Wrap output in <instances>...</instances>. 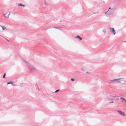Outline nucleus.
Returning <instances> with one entry per match:
<instances>
[{
  "instance_id": "1",
  "label": "nucleus",
  "mask_w": 126,
  "mask_h": 126,
  "mask_svg": "<svg viewBox=\"0 0 126 126\" xmlns=\"http://www.w3.org/2000/svg\"><path fill=\"white\" fill-rule=\"evenodd\" d=\"M114 82L118 83H120L122 84H124L125 82V79L123 78H120L111 80L110 81V82Z\"/></svg>"
},
{
  "instance_id": "2",
  "label": "nucleus",
  "mask_w": 126,
  "mask_h": 126,
  "mask_svg": "<svg viewBox=\"0 0 126 126\" xmlns=\"http://www.w3.org/2000/svg\"><path fill=\"white\" fill-rule=\"evenodd\" d=\"M23 61L25 63L28 67L30 70L34 72H35L37 70V69L33 67L32 65L29 64L28 62L25 60H23Z\"/></svg>"
},
{
  "instance_id": "3",
  "label": "nucleus",
  "mask_w": 126,
  "mask_h": 126,
  "mask_svg": "<svg viewBox=\"0 0 126 126\" xmlns=\"http://www.w3.org/2000/svg\"><path fill=\"white\" fill-rule=\"evenodd\" d=\"M112 10V9L110 8L108 11L107 12H105V13L106 15H111V14L110 13H109V12Z\"/></svg>"
},
{
  "instance_id": "4",
  "label": "nucleus",
  "mask_w": 126,
  "mask_h": 126,
  "mask_svg": "<svg viewBox=\"0 0 126 126\" xmlns=\"http://www.w3.org/2000/svg\"><path fill=\"white\" fill-rule=\"evenodd\" d=\"M116 97H117L116 95H115V96L110 95L109 97L108 100L110 101L113 100V98Z\"/></svg>"
},
{
  "instance_id": "5",
  "label": "nucleus",
  "mask_w": 126,
  "mask_h": 126,
  "mask_svg": "<svg viewBox=\"0 0 126 126\" xmlns=\"http://www.w3.org/2000/svg\"><path fill=\"white\" fill-rule=\"evenodd\" d=\"M117 111L119 113V114L123 116H125V113L123 112L120 110H117Z\"/></svg>"
},
{
  "instance_id": "6",
  "label": "nucleus",
  "mask_w": 126,
  "mask_h": 126,
  "mask_svg": "<svg viewBox=\"0 0 126 126\" xmlns=\"http://www.w3.org/2000/svg\"><path fill=\"white\" fill-rule=\"evenodd\" d=\"M110 29L111 30V32L113 33V34L115 35L116 33V32L114 29L113 28H110Z\"/></svg>"
},
{
  "instance_id": "7",
  "label": "nucleus",
  "mask_w": 126,
  "mask_h": 126,
  "mask_svg": "<svg viewBox=\"0 0 126 126\" xmlns=\"http://www.w3.org/2000/svg\"><path fill=\"white\" fill-rule=\"evenodd\" d=\"M76 38H78L79 41H80L82 39V38L79 35H78L77 36L75 37Z\"/></svg>"
},
{
  "instance_id": "8",
  "label": "nucleus",
  "mask_w": 126,
  "mask_h": 126,
  "mask_svg": "<svg viewBox=\"0 0 126 126\" xmlns=\"http://www.w3.org/2000/svg\"><path fill=\"white\" fill-rule=\"evenodd\" d=\"M10 13H9V14L7 15V16H6V15L7 14V13H6L4 15L5 16V17L6 18H8L9 17V16L10 14Z\"/></svg>"
},
{
  "instance_id": "9",
  "label": "nucleus",
  "mask_w": 126,
  "mask_h": 126,
  "mask_svg": "<svg viewBox=\"0 0 126 126\" xmlns=\"http://www.w3.org/2000/svg\"><path fill=\"white\" fill-rule=\"evenodd\" d=\"M54 28L59 30H62V29H61V28L60 27H54Z\"/></svg>"
},
{
  "instance_id": "10",
  "label": "nucleus",
  "mask_w": 126,
  "mask_h": 126,
  "mask_svg": "<svg viewBox=\"0 0 126 126\" xmlns=\"http://www.w3.org/2000/svg\"><path fill=\"white\" fill-rule=\"evenodd\" d=\"M120 99H122V102H125V101L126 100L124 98H123L122 97H120Z\"/></svg>"
},
{
  "instance_id": "11",
  "label": "nucleus",
  "mask_w": 126,
  "mask_h": 126,
  "mask_svg": "<svg viewBox=\"0 0 126 126\" xmlns=\"http://www.w3.org/2000/svg\"><path fill=\"white\" fill-rule=\"evenodd\" d=\"M0 26L1 27H2V29L3 30H4L6 29V28L4 27L3 26Z\"/></svg>"
},
{
  "instance_id": "12",
  "label": "nucleus",
  "mask_w": 126,
  "mask_h": 126,
  "mask_svg": "<svg viewBox=\"0 0 126 126\" xmlns=\"http://www.w3.org/2000/svg\"><path fill=\"white\" fill-rule=\"evenodd\" d=\"M18 5L19 6H25V5H23L22 4H18Z\"/></svg>"
},
{
  "instance_id": "13",
  "label": "nucleus",
  "mask_w": 126,
  "mask_h": 126,
  "mask_svg": "<svg viewBox=\"0 0 126 126\" xmlns=\"http://www.w3.org/2000/svg\"><path fill=\"white\" fill-rule=\"evenodd\" d=\"M59 90H60L59 89H58V90H57L55 92H54V93H56L57 92H58V91H59Z\"/></svg>"
},
{
  "instance_id": "14",
  "label": "nucleus",
  "mask_w": 126,
  "mask_h": 126,
  "mask_svg": "<svg viewBox=\"0 0 126 126\" xmlns=\"http://www.w3.org/2000/svg\"><path fill=\"white\" fill-rule=\"evenodd\" d=\"M5 75H6V73H5L4 74V75L3 76V78H5Z\"/></svg>"
},
{
  "instance_id": "15",
  "label": "nucleus",
  "mask_w": 126,
  "mask_h": 126,
  "mask_svg": "<svg viewBox=\"0 0 126 126\" xmlns=\"http://www.w3.org/2000/svg\"><path fill=\"white\" fill-rule=\"evenodd\" d=\"M13 84V82H8L7 83V84Z\"/></svg>"
},
{
  "instance_id": "16",
  "label": "nucleus",
  "mask_w": 126,
  "mask_h": 126,
  "mask_svg": "<svg viewBox=\"0 0 126 126\" xmlns=\"http://www.w3.org/2000/svg\"><path fill=\"white\" fill-rule=\"evenodd\" d=\"M106 32V30L105 29H104L103 31V32Z\"/></svg>"
},
{
  "instance_id": "17",
  "label": "nucleus",
  "mask_w": 126,
  "mask_h": 126,
  "mask_svg": "<svg viewBox=\"0 0 126 126\" xmlns=\"http://www.w3.org/2000/svg\"><path fill=\"white\" fill-rule=\"evenodd\" d=\"M71 80L72 81L74 80V79L72 78L71 79Z\"/></svg>"
},
{
  "instance_id": "18",
  "label": "nucleus",
  "mask_w": 126,
  "mask_h": 126,
  "mask_svg": "<svg viewBox=\"0 0 126 126\" xmlns=\"http://www.w3.org/2000/svg\"><path fill=\"white\" fill-rule=\"evenodd\" d=\"M11 13H12L14 15L15 14V13H14L13 12H11Z\"/></svg>"
},
{
  "instance_id": "19",
  "label": "nucleus",
  "mask_w": 126,
  "mask_h": 126,
  "mask_svg": "<svg viewBox=\"0 0 126 126\" xmlns=\"http://www.w3.org/2000/svg\"><path fill=\"white\" fill-rule=\"evenodd\" d=\"M113 102H114L113 101H112V102H110V103H113Z\"/></svg>"
},
{
  "instance_id": "20",
  "label": "nucleus",
  "mask_w": 126,
  "mask_h": 126,
  "mask_svg": "<svg viewBox=\"0 0 126 126\" xmlns=\"http://www.w3.org/2000/svg\"><path fill=\"white\" fill-rule=\"evenodd\" d=\"M45 5H47V3H46V2H45Z\"/></svg>"
},
{
  "instance_id": "21",
  "label": "nucleus",
  "mask_w": 126,
  "mask_h": 126,
  "mask_svg": "<svg viewBox=\"0 0 126 126\" xmlns=\"http://www.w3.org/2000/svg\"><path fill=\"white\" fill-rule=\"evenodd\" d=\"M97 13H94L93 14H96Z\"/></svg>"
},
{
  "instance_id": "22",
  "label": "nucleus",
  "mask_w": 126,
  "mask_h": 126,
  "mask_svg": "<svg viewBox=\"0 0 126 126\" xmlns=\"http://www.w3.org/2000/svg\"><path fill=\"white\" fill-rule=\"evenodd\" d=\"M6 39V40L7 41H9H9L7 39Z\"/></svg>"
},
{
  "instance_id": "23",
  "label": "nucleus",
  "mask_w": 126,
  "mask_h": 126,
  "mask_svg": "<svg viewBox=\"0 0 126 126\" xmlns=\"http://www.w3.org/2000/svg\"><path fill=\"white\" fill-rule=\"evenodd\" d=\"M0 36L2 37V35H0Z\"/></svg>"
}]
</instances>
